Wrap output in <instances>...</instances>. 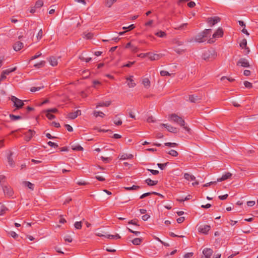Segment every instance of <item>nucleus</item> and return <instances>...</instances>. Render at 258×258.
<instances>
[{"instance_id":"1","label":"nucleus","mask_w":258,"mask_h":258,"mask_svg":"<svg viewBox=\"0 0 258 258\" xmlns=\"http://www.w3.org/2000/svg\"><path fill=\"white\" fill-rule=\"evenodd\" d=\"M217 55L216 52L213 49H210L206 51L202 55L203 58L206 61H210L214 59Z\"/></svg>"},{"instance_id":"2","label":"nucleus","mask_w":258,"mask_h":258,"mask_svg":"<svg viewBox=\"0 0 258 258\" xmlns=\"http://www.w3.org/2000/svg\"><path fill=\"white\" fill-rule=\"evenodd\" d=\"M170 119L180 125L181 126L185 125L184 120L182 119L181 117L179 116L175 113L171 114L170 115Z\"/></svg>"},{"instance_id":"3","label":"nucleus","mask_w":258,"mask_h":258,"mask_svg":"<svg viewBox=\"0 0 258 258\" xmlns=\"http://www.w3.org/2000/svg\"><path fill=\"white\" fill-rule=\"evenodd\" d=\"M11 100L14 102V106L17 109L21 108L24 105L22 100L18 99L15 96H12L11 97Z\"/></svg>"},{"instance_id":"4","label":"nucleus","mask_w":258,"mask_h":258,"mask_svg":"<svg viewBox=\"0 0 258 258\" xmlns=\"http://www.w3.org/2000/svg\"><path fill=\"white\" fill-rule=\"evenodd\" d=\"M220 20L221 19L219 17L215 16L209 18L207 19V22L210 26L212 27L217 23L219 22Z\"/></svg>"},{"instance_id":"5","label":"nucleus","mask_w":258,"mask_h":258,"mask_svg":"<svg viewBox=\"0 0 258 258\" xmlns=\"http://www.w3.org/2000/svg\"><path fill=\"white\" fill-rule=\"evenodd\" d=\"M1 186L3 187V189L5 195H7L9 197H12L13 196L14 192L12 188L10 186L3 185V184H1Z\"/></svg>"},{"instance_id":"6","label":"nucleus","mask_w":258,"mask_h":258,"mask_svg":"<svg viewBox=\"0 0 258 258\" xmlns=\"http://www.w3.org/2000/svg\"><path fill=\"white\" fill-rule=\"evenodd\" d=\"M210 229L211 226L210 225L204 224L200 225L198 228V230L201 233L207 234Z\"/></svg>"},{"instance_id":"7","label":"nucleus","mask_w":258,"mask_h":258,"mask_svg":"<svg viewBox=\"0 0 258 258\" xmlns=\"http://www.w3.org/2000/svg\"><path fill=\"white\" fill-rule=\"evenodd\" d=\"M35 132V131L29 130L28 132L24 133V139L26 141H29L34 136Z\"/></svg>"},{"instance_id":"8","label":"nucleus","mask_w":258,"mask_h":258,"mask_svg":"<svg viewBox=\"0 0 258 258\" xmlns=\"http://www.w3.org/2000/svg\"><path fill=\"white\" fill-rule=\"evenodd\" d=\"M213 253V251L211 248H205L203 250V256L205 258H211Z\"/></svg>"},{"instance_id":"9","label":"nucleus","mask_w":258,"mask_h":258,"mask_svg":"<svg viewBox=\"0 0 258 258\" xmlns=\"http://www.w3.org/2000/svg\"><path fill=\"white\" fill-rule=\"evenodd\" d=\"M237 66H240L243 67L247 68L249 67L248 61L246 58H241L237 62Z\"/></svg>"},{"instance_id":"10","label":"nucleus","mask_w":258,"mask_h":258,"mask_svg":"<svg viewBox=\"0 0 258 258\" xmlns=\"http://www.w3.org/2000/svg\"><path fill=\"white\" fill-rule=\"evenodd\" d=\"M161 125L165 127L168 132L176 134L178 132V129L175 127H173L170 125H168L167 124H161Z\"/></svg>"},{"instance_id":"11","label":"nucleus","mask_w":258,"mask_h":258,"mask_svg":"<svg viewBox=\"0 0 258 258\" xmlns=\"http://www.w3.org/2000/svg\"><path fill=\"white\" fill-rule=\"evenodd\" d=\"M204 35L205 34H204L203 32L198 34L196 36L195 40L197 42H198L200 43L203 42L207 40V39L205 37V36H204Z\"/></svg>"},{"instance_id":"12","label":"nucleus","mask_w":258,"mask_h":258,"mask_svg":"<svg viewBox=\"0 0 258 258\" xmlns=\"http://www.w3.org/2000/svg\"><path fill=\"white\" fill-rule=\"evenodd\" d=\"M223 31L221 28H218L217 31L213 34V38H216L222 37Z\"/></svg>"},{"instance_id":"13","label":"nucleus","mask_w":258,"mask_h":258,"mask_svg":"<svg viewBox=\"0 0 258 258\" xmlns=\"http://www.w3.org/2000/svg\"><path fill=\"white\" fill-rule=\"evenodd\" d=\"M188 98L189 101L192 103H198L201 99L198 96H195L194 95H189Z\"/></svg>"},{"instance_id":"14","label":"nucleus","mask_w":258,"mask_h":258,"mask_svg":"<svg viewBox=\"0 0 258 258\" xmlns=\"http://www.w3.org/2000/svg\"><path fill=\"white\" fill-rule=\"evenodd\" d=\"M232 176V174L230 172H227L223 174L221 178H219L217 180V182H221L222 181L225 180L228 178H230Z\"/></svg>"},{"instance_id":"15","label":"nucleus","mask_w":258,"mask_h":258,"mask_svg":"<svg viewBox=\"0 0 258 258\" xmlns=\"http://www.w3.org/2000/svg\"><path fill=\"white\" fill-rule=\"evenodd\" d=\"M23 47V43L20 41L16 42L13 45V48L15 51L20 50Z\"/></svg>"},{"instance_id":"16","label":"nucleus","mask_w":258,"mask_h":258,"mask_svg":"<svg viewBox=\"0 0 258 258\" xmlns=\"http://www.w3.org/2000/svg\"><path fill=\"white\" fill-rule=\"evenodd\" d=\"M246 46L247 41L245 39H243L240 43V47L242 49L245 48L246 49H247V51L245 53V54H247L250 51L249 48L246 47Z\"/></svg>"},{"instance_id":"17","label":"nucleus","mask_w":258,"mask_h":258,"mask_svg":"<svg viewBox=\"0 0 258 258\" xmlns=\"http://www.w3.org/2000/svg\"><path fill=\"white\" fill-rule=\"evenodd\" d=\"M149 58L151 60H158L160 58V55L158 54H153L151 52H149Z\"/></svg>"},{"instance_id":"18","label":"nucleus","mask_w":258,"mask_h":258,"mask_svg":"<svg viewBox=\"0 0 258 258\" xmlns=\"http://www.w3.org/2000/svg\"><path fill=\"white\" fill-rule=\"evenodd\" d=\"M133 77V76H131L129 77L126 78V79L127 81H129V82H128L127 85L128 87L130 88L134 87L136 85V83L134 82V80L132 79Z\"/></svg>"},{"instance_id":"19","label":"nucleus","mask_w":258,"mask_h":258,"mask_svg":"<svg viewBox=\"0 0 258 258\" xmlns=\"http://www.w3.org/2000/svg\"><path fill=\"white\" fill-rule=\"evenodd\" d=\"M12 155H13V153L12 152H11L10 154L7 157L8 162L9 163V164L11 167H13L15 165V162L13 161V158H12Z\"/></svg>"},{"instance_id":"20","label":"nucleus","mask_w":258,"mask_h":258,"mask_svg":"<svg viewBox=\"0 0 258 258\" xmlns=\"http://www.w3.org/2000/svg\"><path fill=\"white\" fill-rule=\"evenodd\" d=\"M49 61L50 64L53 67L56 66L57 64V60L55 57H50L49 58Z\"/></svg>"},{"instance_id":"21","label":"nucleus","mask_w":258,"mask_h":258,"mask_svg":"<svg viewBox=\"0 0 258 258\" xmlns=\"http://www.w3.org/2000/svg\"><path fill=\"white\" fill-rule=\"evenodd\" d=\"M145 182L149 186L155 185L157 184V180H152L150 178H148L145 180Z\"/></svg>"},{"instance_id":"22","label":"nucleus","mask_w":258,"mask_h":258,"mask_svg":"<svg viewBox=\"0 0 258 258\" xmlns=\"http://www.w3.org/2000/svg\"><path fill=\"white\" fill-rule=\"evenodd\" d=\"M120 156V160H125L127 159H132L134 156L132 154H123Z\"/></svg>"},{"instance_id":"23","label":"nucleus","mask_w":258,"mask_h":258,"mask_svg":"<svg viewBox=\"0 0 258 258\" xmlns=\"http://www.w3.org/2000/svg\"><path fill=\"white\" fill-rule=\"evenodd\" d=\"M184 177L187 180L194 181L196 179V177L189 173H185L184 174Z\"/></svg>"},{"instance_id":"24","label":"nucleus","mask_w":258,"mask_h":258,"mask_svg":"<svg viewBox=\"0 0 258 258\" xmlns=\"http://www.w3.org/2000/svg\"><path fill=\"white\" fill-rule=\"evenodd\" d=\"M23 184L24 186H25L26 187H28L29 189H30L31 190H33L34 189V184L31 183L29 181H23Z\"/></svg>"},{"instance_id":"25","label":"nucleus","mask_w":258,"mask_h":258,"mask_svg":"<svg viewBox=\"0 0 258 258\" xmlns=\"http://www.w3.org/2000/svg\"><path fill=\"white\" fill-rule=\"evenodd\" d=\"M17 69V68L16 67H15L13 68L7 69L6 70H4L3 71L4 74H5L6 75H9L11 73L14 72L15 71H16Z\"/></svg>"},{"instance_id":"26","label":"nucleus","mask_w":258,"mask_h":258,"mask_svg":"<svg viewBox=\"0 0 258 258\" xmlns=\"http://www.w3.org/2000/svg\"><path fill=\"white\" fill-rule=\"evenodd\" d=\"M142 83L145 87L148 88L150 86V81L148 78H144L143 80Z\"/></svg>"},{"instance_id":"27","label":"nucleus","mask_w":258,"mask_h":258,"mask_svg":"<svg viewBox=\"0 0 258 258\" xmlns=\"http://www.w3.org/2000/svg\"><path fill=\"white\" fill-rule=\"evenodd\" d=\"M110 104H111V101H106L105 102L99 103L97 105V107H103V106L108 107Z\"/></svg>"},{"instance_id":"28","label":"nucleus","mask_w":258,"mask_h":258,"mask_svg":"<svg viewBox=\"0 0 258 258\" xmlns=\"http://www.w3.org/2000/svg\"><path fill=\"white\" fill-rule=\"evenodd\" d=\"M105 237L108 239H119L120 238V236L118 234H116L115 235H111V234H108L105 236Z\"/></svg>"},{"instance_id":"29","label":"nucleus","mask_w":258,"mask_h":258,"mask_svg":"<svg viewBox=\"0 0 258 258\" xmlns=\"http://www.w3.org/2000/svg\"><path fill=\"white\" fill-rule=\"evenodd\" d=\"M142 241V239L140 238H135L132 240V243L133 244L136 245H140Z\"/></svg>"},{"instance_id":"30","label":"nucleus","mask_w":258,"mask_h":258,"mask_svg":"<svg viewBox=\"0 0 258 258\" xmlns=\"http://www.w3.org/2000/svg\"><path fill=\"white\" fill-rule=\"evenodd\" d=\"M124 188L126 190H138L140 188V186L139 185H133L132 186L125 187Z\"/></svg>"},{"instance_id":"31","label":"nucleus","mask_w":258,"mask_h":258,"mask_svg":"<svg viewBox=\"0 0 258 258\" xmlns=\"http://www.w3.org/2000/svg\"><path fill=\"white\" fill-rule=\"evenodd\" d=\"M9 116H10V119L13 121L22 118V117L21 116L15 115L13 114H10Z\"/></svg>"},{"instance_id":"32","label":"nucleus","mask_w":258,"mask_h":258,"mask_svg":"<svg viewBox=\"0 0 258 258\" xmlns=\"http://www.w3.org/2000/svg\"><path fill=\"white\" fill-rule=\"evenodd\" d=\"M78 116V114H76L75 112H72L69 113L67 115V118L71 119H74Z\"/></svg>"},{"instance_id":"33","label":"nucleus","mask_w":258,"mask_h":258,"mask_svg":"<svg viewBox=\"0 0 258 258\" xmlns=\"http://www.w3.org/2000/svg\"><path fill=\"white\" fill-rule=\"evenodd\" d=\"M8 210L7 207L4 205H0V215H4L6 211Z\"/></svg>"},{"instance_id":"34","label":"nucleus","mask_w":258,"mask_h":258,"mask_svg":"<svg viewBox=\"0 0 258 258\" xmlns=\"http://www.w3.org/2000/svg\"><path fill=\"white\" fill-rule=\"evenodd\" d=\"M93 114L95 117L100 116L103 117L105 116V114L102 111H94Z\"/></svg>"},{"instance_id":"35","label":"nucleus","mask_w":258,"mask_h":258,"mask_svg":"<svg viewBox=\"0 0 258 258\" xmlns=\"http://www.w3.org/2000/svg\"><path fill=\"white\" fill-rule=\"evenodd\" d=\"M113 122L116 125H120L122 124V122L120 118H117L116 116L114 119Z\"/></svg>"},{"instance_id":"36","label":"nucleus","mask_w":258,"mask_h":258,"mask_svg":"<svg viewBox=\"0 0 258 258\" xmlns=\"http://www.w3.org/2000/svg\"><path fill=\"white\" fill-rule=\"evenodd\" d=\"M203 32L204 33V34H205L204 36L207 39V38L208 37V36L209 35H210V34L211 33L212 30L211 29H205Z\"/></svg>"},{"instance_id":"37","label":"nucleus","mask_w":258,"mask_h":258,"mask_svg":"<svg viewBox=\"0 0 258 258\" xmlns=\"http://www.w3.org/2000/svg\"><path fill=\"white\" fill-rule=\"evenodd\" d=\"M45 61L44 60L41 61L40 62L34 64V67L36 68H40L45 66Z\"/></svg>"},{"instance_id":"38","label":"nucleus","mask_w":258,"mask_h":258,"mask_svg":"<svg viewBox=\"0 0 258 258\" xmlns=\"http://www.w3.org/2000/svg\"><path fill=\"white\" fill-rule=\"evenodd\" d=\"M155 35L159 37L163 38L166 35V34L164 31H160L159 32L156 33Z\"/></svg>"},{"instance_id":"39","label":"nucleus","mask_w":258,"mask_h":258,"mask_svg":"<svg viewBox=\"0 0 258 258\" xmlns=\"http://www.w3.org/2000/svg\"><path fill=\"white\" fill-rule=\"evenodd\" d=\"M72 148L74 151H83V148L79 145L76 146H72Z\"/></svg>"},{"instance_id":"40","label":"nucleus","mask_w":258,"mask_h":258,"mask_svg":"<svg viewBox=\"0 0 258 258\" xmlns=\"http://www.w3.org/2000/svg\"><path fill=\"white\" fill-rule=\"evenodd\" d=\"M167 153L173 157H177L178 155V152L174 150H171Z\"/></svg>"},{"instance_id":"41","label":"nucleus","mask_w":258,"mask_h":258,"mask_svg":"<svg viewBox=\"0 0 258 258\" xmlns=\"http://www.w3.org/2000/svg\"><path fill=\"white\" fill-rule=\"evenodd\" d=\"M169 163L168 162L165 163H158L157 166L161 170H164L166 166L169 164Z\"/></svg>"},{"instance_id":"42","label":"nucleus","mask_w":258,"mask_h":258,"mask_svg":"<svg viewBox=\"0 0 258 258\" xmlns=\"http://www.w3.org/2000/svg\"><path fill=\"white\" fill-rule=\"evenodd\" d=\"M138 219H133V220H131L129 221L128 222V224H132V225H136V226H139L140 225L138 223Z\"/></svg>"},{"instance_id":"43","label":"nucleus","mask_w":258,"mask_h":258,"mask_svg":"<svg viewBox=\"0 0 258 258\" xmlns=\"http://www.w3.org/2000/svg\"><path fill=\"white\" fill-rule=\"evenodd\" d=\"M43 5V2L41 0L37 1L35 3V7L36 8H41Z\"/></svg>"},{"instance_id":"44","label":"nucleus","mask_w":258,"mask_h":258,"mask_svg":"<svg viewBox=\"0 0 258 258\" xmlns=\"http://www.w3.org/2000/svg\"><path fill=\"white\" fill-rule=\"evenodd\" d=\"M135 27H135V25L134 24H131L129 26H128V27H123L122 28V29L123 30H126V31H131V30L134 29Z\"/></svg>"},{"instance_id":"45","label":"nucleus","mask_w":258,"mask_h":258,"mask_svg":"<svg viewBox=\"0 0 258 258\" xmlns=\"http://www.w3.org/2000/svg\"><path fill=\"white\" fill-rule=\"evenodd\" d=\"M43 87H44L43 86H40V87H33L31 88L30 91L31 92H35L36 91L40 90L42 88H43Z\"/></svg>"},{"instance_id":"46","label":"nucleus","mask_w":258,"mask_h":258,"mask_svg":"<svg viewBox=\"0 0 258 258\" xmlns=\"http://www.w3.org/2000/svg\"><path fill=\"white\" fill-rule=\"evenodd\" d=\"M165 146L170 147H174L177 146L178 144L176 143H170L167 142L164 144Z\"/></svg>"},{"instance_id":"47","label":"nucleus","mask_w":258,"mask_h":258,"mask_svg":"<svg viewBox=\"0 0 258 258\" xmlns=\"http://www.w3.org/2000/svg\"><path fill=\"white\" fill-rule=\"evenodd\" d=\"M244 85L246 88L248 89L251 88L252 87V84L247 81H245L244 82Z\"/></svg>"},{"instance_id":"48","label":"nucleus","mask_w":258,"mask_h":258,"mask_svg":"<svg viewBox=\"0 0 258 258\" xmlns=\"http://www.w3.org/2000/svg\"><path fill=\"white\" fill-rule=\"evenodd\" d=\"M8 234L14 239H16L18 237V235L14 231H10L8 232Z\"/></svg>"},{"instance_id":"49","label":"nucleus","mask_w":258,"mask_h":258,"mask_svg":"<svg viewBox=\"0 0 258 258\" xmlns=\"http://www.w3.org/2000/svg\"><path fill=\"white\" fill-rule=\"evenodd\" d=\"M75 227L77 229H80L82 228V222H76L74 224Z\"/></svg>"},{"instance_id":"50","label":"nucleus","mask_w":258,"mask_h":258,"mask_svg":"<svg viewBox=\"0 0 258 258\" xmlns=\"http://www.w3.org/2000/svg\"><path fill=\"white\" fill-rule=\"evenodd\" d=\"M47 114H46V117L50 120H52L55 118V116L52 114L51 113L49 112H47Z\"/></svg>"},{"instance_id":"51","label":"nucleus","mask_w":258,"mask_h":258,"mask_svg":"<svg viewBox=\"0 0 258 258\" xmlns=\"http://www.w3.org/2000/svg\"><path fill=\"white\" fill-rule=\"evenodd\" d=\"M47 144L50 146V147H54L55 148H56L58 147V145L55 143H53L51 141H49L48 143H47Z\"/></svg>"},{"instance_id":"52","label":"nucleus","mask_w":258,"mask_h":258,"mask_svg":"<svg viewBox=\"0 0 258 258\" xmlns=\"http://www.w3.org/2000/svg\"><path fill=\"white\" fill-rule=\"evenodd\" d=\"M160 74L161 76H163V77L167 76H170V73H169L168 72L166 71H161Z\"/></svg>"},{"instance_id":"53","label":"nucleus","mask_w":258,"mask_h":258,"mask_svg":"<svg viewBox=\"0 0 258 258\" xmlns=\"http://www.w3.org/2000/svg\"><path fill=\"white\" fill-rule=\"evenodd\" d=\"M93 36V34L92 33H87V34H85V37L87 39H91L92 38Z\"/></svg>"},{"instance_id":"54","label":"nucleus","mask_w":258,"mask_h":258,"mask_svg":"<svg viewBox=\"0 0 258 258\" xmlns=\"http://www.w3.org/2000/svg\"><path fill=\"white\" fill-rule=\"evenodd\" d=\"M64 240L65 241L71 242L72 241V238L70 235H66L64 237Z\"/></svg>"},{"instance_id":"55","label":"nucleus","mask_w":258,"mask_h":258,"mask_svg":"<svg viewBox=\"0 0 258 258\" xmlns=\"http://www.w3.org/2000/svg\"><path fill=\"white\" fill-rule=\"evenodd\" d=\"M152 194V192H148L145 193L140 196V199H143L144 198L148 197Z\"/></svg>"},{"instance_id":"56","label":"nucleus","mask_w":258,"mask_h":258,"mask_svg":"<svg viewBox=\"0 0 258 258\" xmlns=\"http://www.w3.org/2000/svg\"><path fill=\"white\" fill-rule=\"evenodd\" d=\"M42 34H43V31H42V29H40L37 35V38L38 40H40L41 39V38H42Z\"/></svg>"},{"instance_id":"57","label":"nucleus","mask_w":258,"mask_h":258,"mask_svg":"<svg viewBox=\"0 0 258 258\" xmlns=\"http://www.w3.org/2000/svg\"><path fill=\"white\" fill-rule=\"evenodd\" d=\"M127 229L130 232L134 233L137 236L139 235L140 234V232L134 231L132 229H130V228L127 227Z\"/></svg>"},{"instance_id":"58","label":"nucleus","mask_w":258,"mask_h":258,"mask_svg":"<svg viewBox=\"0 0 258 258\" xmlns=\"http://www.w3.org/2000/svg\"><path fill=\"white\" fill-rule=\"evenodd\" d=\"M135 63V61H132V62H131V61H129L128 63L124 64L123 66V67H127V68H130L131 67L134 63Z\"/></svg>"},{"instance_id":"59","label":"nucleus","mask_w":258,"mask_h":258,"mask_svg":"<svg viewBox=\"0 0 258 258\" xmlns=\"http://www.w3.org/2000/svg\"><path fill=\"white\" fill-rule=\"evenodd\" d=\"M6 75L2 72L0 77V84L1 82L6 79Z\"/></svg>"},{"instance_id":"60","label":"nucleus","mask_w":258,"mask_h":258,"mask_svg":"<svg viewBox=\"0 0 258 258\" xmlns=\"http://www.w3.org/2000/svg\"><path fill=\"white\" fill-rule=\"evenodd\" d=\"M101 159H102V160L105 162V163H108L110 160V158H108V157H104L103 156H101Z\"/></svg>"},{"instance_id":"61","label":"nucleus","mask_w":258,"mask_h":258,"mask_svg":"<svg viewBox=\"0 0 258 258\" xmlns=\"http://www.w3.org/2000/svg\"><path fill=\"white\" fill-rule=\"evenodd\" d=\"M80 58L81 60H82L83 61H85L86 62H89L92 59V58L91 57L85 58V57H80Z\"/></svg>"},{"instance_id":"62","label":"nucleus","mask_w":258,"mask_h":258,"mask_svg":"<svg viewBox=\"0 0 258 258\" xmlns=\"http://www.w3.org/2000/svg\"><path fill=\"white\" fill-rule=\"evenodd\" d=\"M64 126L69 132H71L73 131V127L70 124H66Z\"/></svg>"},{"instance_id":"63","label":"nucleus","mask_w":258,"mask_h":258,"mask_svg":"<svg viewBox=\"0 0 258 258\" xmlns=\"http://www.w3.org/2000/svg\"><path fill=\"white\" fill-rule=\"evenodd\" d=\"M116 0H108L106 3V5L110 7Z\"/></svg>"},{"instance_id":"64","label":"nucleus","mask_w":258,"mask_h":258,"mask_svg":"<svg viewBox=\"0 0 258 258\" xmlns=\"http://www.w3.org/2000/svg\"><path fill=\"white\" fill-rule=\"evenodd\" d=\"M194 254V253L193 252H188V253H185L184 256H183V257L184 258H189L190 257H191Z\"/></svg>"}]
</instances>
